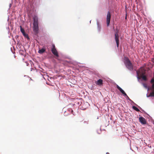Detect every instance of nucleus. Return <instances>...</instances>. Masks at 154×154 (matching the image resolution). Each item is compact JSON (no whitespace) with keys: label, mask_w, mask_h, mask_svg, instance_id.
<instances>
[{"label":"nucleus","mask_w":154,"mask_h":154,"mask_svg":"<svg viewBox=\"0 0 154 154\" xmlns=\"http://www.w3.org/2000/svg\"><path fill=\"white\" fill-rule=\"evenodd\" d=\"M82 110H85V109H86V108H83V107H82Z\"/></svg>","instance_id":"72a5a7b5"},{"label":"nucleus","mask_w":154,"mask_h":154,"mask_svg":"<svg viewBox=\"0 0 154 154\" xmlns=\"http://www.w3.org/2000/svg\"><path fill=\"white\" fill-rule=\"evenodd\" d=\"M132 109L136 111L137 112H140V109L134 106H133L132 107Z\"/></svg>","instance_id":"f8f14e48"},{"label":"nucleus","mask_w":154,"mask_h":154,"mask_svg":"<svg viewBox=\"0 0 154 154\" xmlns=\"http://www.w3.org/2000/svg\"><path fill=\"white\" fill-rule=\"evenodd\" d=\"M151 97H154V94H151Z\"/></svg>","instance_id":"c9c22d12"},{"label":"nucleus","mask_w":154,"mask_h":154,"mask_svg":"<svg viewBox=\"0 0 154 154\" xmlns=\"http://www.w3.org/2000/svg\"><path fill=\"white\" fill-rule=\"evenodd\" d=\"M113 28H115V26H114V25H113V26H112V29H113Z\"/></svg>","instance_id":"58836bf2"},{"label":"nucleus","mask_w":154,"mask_h":154,"mask_svg":"<svg viewBox=\"0 0 154 154\" xmlns=\"http://www.w3.org/2000/svg\"><path fill=\"white\" fill-rule=\"evenodd\" d=\"M23 36L24 38H26L28 41H29L30 40V38L29 37L27 33H26V34Z\"/></svg>","instance_id":"4468645a"},{"label":"nucleus","mask_w":154,"mask_h":154,"mask_svg":"<svg viewBox=\"0 0 154 154\" xmlns=\"http://www.w3.org/2000/svg\"><path fill=\"white\" fill-rule=\"evenodd\" d=\"M111 14L109 11H108L106 16V19H111Z\"/></svg>","instance_id":"9b49d317"},{"label":"nucleus","mask_w":154,"mask_h":154,"mask_svg":"<svg viewBox=\"0 0 154 154\" xmlns=\"http://www.w3.org/2000/svg\"><path fill=\"white\" fill-rule=\"evenodd\" d=\"M111 19H106V22L107 24V27L109 26L110 24V22Z\"/></svg>","instance_id":"2eb2a0df"},{"label":"nucleus","mask_w":154,"mask_h":154,"mask_svg":"<svg viewBox=\"0 0 154 154\" xmlns=\"http://www.w3.org/2000/svg\"><path fill=\"white\" fill-rule=\"evenodd\" d=\"M51 51L52 53V54L56 57H59V54L57 51V50L56 48L55 49H53L51 48Z\"/></svg>","instance_id":"0eeeda50"},{"label":"nucleus","mask_w":154,"mask_h":154,"mask_svg":"<svg viewBox=\"0 0 154 154\" xmlns=\"http://www.w3.org/2000/svg\"><path fill=\"white\" fill-rule=\"evenodd\" d=\"M84 66H81L80 67H83Z\"/></svg>","instance_id":"c03bdc74"},{"label":"nucleus","mask_w":154,"mask_h":154,"mask_svg":"<svg viewBox=\"0 0 154 154\" xmlns=\"http://www.w3.org/2000/svg\"><path fill=\"white\" fill-rule=\"evenodd\" d=\"M126 17H127V16H126V17H125V18H126Z\"/></svg>","instance_id":"864d4df0"},{"label":"nucleus","mask_w":154,"mask_h":154,"mask_svg":"<svg viewBox=\"0 0 154 154\" xmlns=\"http://www.w3.org/2000/svg\"><path fill=\"white\" fill-rule=\"evenodd\" d=\"M116 28L115 29V28H113V30L115 32L116 31Z\"/></svg>","instance_id":"c85d7f7f"},{"label":"nucleus","mask_w":154,"mask_h":154,"mask_svg":"<svg viewBox=\"0 0 154 154\" xmlns=\"http://www.w3.org/2000/svg\"><path fill=\"white\" fill-rule=\"evenodd\" d=\"M116 42V46L118 48L119 45V39L115 40Z\"/></svg>","instance_id":"dca6fc26"},{"label":"nucleus","mask_w":154,"mask_h":154,"mask_svg":"<svg viewBox=\"0 0 154 154\" xmlns=\"http://www.w3.org/2000/svg\"><path fill=\"white\" fill-rule=\"evenodd\" d=\"M115 85H116V88H117L118 89V90L120 91V92L122 93L123 94V96L125 97L126 99L130 101L131 103H133L135 105H137V104L134 103V101H133L132 100L130 99L128 96L127 95L125 91L120 86H119L118 85L116 84L115 83H114V84Z\"/></svg>","instance_id":"7ed1b4c3"},{"label":"nucleus","mask_w":154,"mask_h":154,"mask_svg":"<svg viewBox=\"0 0 154 154\" xmlns=\"http://www.w3.org/2000/svg\"><path fill=\"white\" fill-rule=\"evenodd\" d=\"M51 48H53V49L56 48L55 45L54 44H52V47H51Z\"/></svg>","instance_id":"412c9836"},{"label":"nucleus","mask_w":154,"mask_h":154,"mask_svg":"<svg viewBox=\"0 0 154 154\" xmlns=\"http://www.w3.org/2000/svg\"><path fill=\"white\" fill-rule=\"evenodd\" d=\"M33 20L32 29L35 35L34 36V38L35 40H36L38 38V34L39 32V27L38 26L39 22L37 16L34 15L33 17Z\"/></svg>","instance_id":"f257e3e1"},{"label":"nucleus","mask_w":154,"mask_h":154,"mask_svg":"<svg viewBox=\"0 0 154 154\" xmlns=\"http://www.w3.org/2000/svg\"><path fill=\"white\" fill-rule=\"evenodd\" d=\"M11 6H12V4H10L9 5V8H10L11 7Z\"/></svg>","instance_id":"f704fd0d"},{"label":"nucleus","mask_w":154,"mask_h":154,"mask_svg":"<svg viewBox=\"0 0 154 154\" xmlns=\"http://www.w3.org/2000/svg\"><path fill=\"white\" fill-rule=\"evenodd\" d=\"M46 52V48L45 46H44L42 48L39 49L38 51V52L40 54H42L43 53Z\"/></svg>","instance_id":"6e6552de"},{"label":"nucleus","mask_w":154,"mask_h":154,"mask_svg":"<svg viewBox=\"0 0 154 154\" xmlns=\"http://www.w3.org/2000/svg\"><path fill=\"white\" fill-rule=\"evenodd\" d=\"M70 110H71V112H70V113H72L73 115H75V114H74V112H73V110L72 109H70Z\"/></svg>","instance_id":"aec40b11"},{"label":"nucleus","mask_w":154,"mask_h":154,"mask_svg":"<svg viewBox=\"0 0 154 154\" xmlns=\"http://www.w3.org/2000/svg\"><path fill=\"white\" fill-rule=\"evenodd\" d=\"M141 83L145 88L146 89H147L148 90H149V88L148 86L146 84L143 82H142Z\"/></svg>","instance_id":"ddd939ff"},{"label":"nucleus","mask_w":154,"mask_h":154,"mask_svg":"<svg viewBox=\"0 0 154 154\" xmlns=\"http://www.w3.org/2000/svg\"><path fill=\"white\" fill-rule=\"evenodd\" d=\"M93 86H90V88H89L91 90H93Z\"/></svg>","instance_id":"a878e982"},{"label":"nucleus","mask_w":154,"mask_h":154,"mask_svg":"<svg viewBox=\"0 0 154 154\" xmlns=\"http://www.w3.org/2000/svg\"><path fill=\"white\" fill-rule=\"evenodd\" d=\"M101 128H100V130H97V134H100L101 133Z\"/></svg>","instance_id":"6ab92c4d"},{"label":"nucleus","mask_w":154,"mask_h":154,"mask_svg":"<svg viewBox=\"0 0 154 154\" xmlns=\"http://www.w3.org/2000/svg\"><path fill=\"white\" fill-rule=\"evenodd\" d=\"M146 97H151V94L149 95H148L147 94H146Z\"/></svg>","instance_id":"393cba45"},{"label":"nucleus","mask_w":154,"mask_h":154,"mask_svg":"<svg viewBox=\"0 0 154 154\" xmlns=\"http://www.w3.org/2000/svg\"><path fill=\"white\" fill-rule=\"evenodd\" d=\"M84 123L85 124H88V121H85L84 122Z\"/></svg>","instance_id":"b1692460"},{"label":"nucleus","mask_w":154,"mask_h":154,"mask_svg":"<svg viewBox=\"0 0 154 154\" xmlns=\"http://www.w3.org/2000/svg\"><path fill=\"white\" fill-rule=\"evenodd\" d=\"M77 104H78V105H79L80 104V103L79 102H78L77 103Z\"/></svg>","instance_id":"4c0bfd02"},{"label":"nucleus","mask_w":154,"mask_h":154,"mask_svg":"<svg viewBox=\"0 0 154 154\" xmlns=\"http://www.w3.org/2000/svg\"><path fill=\"white\" fill-rule=\"evenodd\" d=\"M151 121L152 124L154 125V120L152 119Z\"/></svg>","instance_id":"cd10ccee"},{"label":"nucleus","mask_w":154,"mask_h":154,"mask_svg":"<svg viewBox=\"0 0 154 154\" xmlns=\"http://www.w3.org/2000/svg\"><path fill=\"white\" fill-rule=\"evenodd\" d=\"M139 122L142 125H144L146 124V119L143 117L141 116L140 115H139Z\"/></svg>","instance_id":"20e7f679"},{"label":"nucleus","mask_w":154,"mask_h":154,"mask_svg":"<svg viewBox=\"0 0 154 154\" xmlns=\"http://www.w3.org/2000/svg\"><path fill=\"white\" fill-rule=\"evenodd\" d=\"M142 79L144 81H146V77L145 76H143L142 77Z\"/></svg>","instance_id":"4be33fe9"},{"label":"nucleus","mask_w":154,"mask_h":154,"mask_svg":"<svg viewBox=\"0 0 154 154\" xmlns=\"http://www.w3.org/2000/svg\"><path fill=\"white\" fill-rule=\"evenodd\" d=\"M57 71H56V73H57Z\"/></svg>","instance_id":"09e8293b"},{"label":"nucleus","mask_w":154,"mask_h":154,"mask_svg":"<svg viewBox=\"0 0 154 154\" xmlns=\"http://www.w3.org/2000/svg\"><path fill=\"white\" fill-rule=\"evenodd\" d=\"M31 71H32V68H31Z\"/></svg>","instance_id":"3c124183"},{"label":"nucleus","mask_w":154,"mask_h":154,"mask_svg":"<svg viewBox=\"0 0 154 154\" xmlns=\"http://www.w3.org/2000/svg\"><path fill=\"white\" fill-rule=\"evenodd\" d=\"M16 37H17V38H18L19 36H18V35H16Z\"/></svg>","instance_id":"ea45409f"},{"label":"nucleus","mask_w":154,"mask_h":154,"mask_svg":"<svg viewBox=\"0 0 154 154\" xmlns=\"http://www.w3.org/2000/svg\"><path fill=\"white\" fill-rule=\"evenodd\" d=\"M106 154H109V152H106Z\"/></svg>","instance_id":"a19ab883"},{"label":"nucleus","mask_w":154,"mask_h":154,"mask_svg":"<svg viewBox=\"0 0 154 154\" xmlns=\"http://www.w3.org/2000/svg\"><path fill=\"white\" fill-rule=\"evenodd\" d=\"M119 30L118 28L116 27V30L114 32V37L115 40L119 39Z\"/></svg>","instance_id":"39448f33"},{"label":"nucleus","mask_w":154,"mask_h":154,"mask_svg":"<svg viewBox=\"0 0 154 154\" xmlns=\"http://www.w3.org/2000/svg\"><path fill=\"white\" fill-rule=\"evenodd\" d=\"M70 108L69 109H68V110H67V111H68L69 112V114H70V112H71V110H70Z\"/></svg>","instance_id":"2f4dec72"},{"label":"nucleus","mask_w":154,"mask_h":154,"mask_svg":"<svg viewBox=\"0 0 154 154\" xmlns=\"http://www.w3.org/2000/svg\"><path fill=\"white\" fill-rule=\"evenodd\" d=\"M149 147L151 148V146H149Z\"/></svg>","instance_id":"603ef678"},{"label":"nucleus","mask_w":154,"mask_h":154,"mask_svg":"<svg viewBox=\"0 0 154 154\" xmlns=\"http://www.w3.org/2000/svg\"><path fill=\"white\" fill-rule=\"evenodd\" d=\"M137 80H138V81H139V80H140V78H139V77H138V74H137Z\"/></svg>","instance_id":"bb28decb"},{"label":"nucleus","mask_w":154,"mask_h":154,"mask_svg":"<svg viewBox=\"0 0 154 154\" xmlns=\"http://www.w3.org/2000/svg\"><path fill=\"white\" fill-rule=\"evenodd\" d=\"M123 61L127 68L130 71H132L133 70L134 68L133 65L128 57H125L124 58Z\"/></svg>","instance_id":"f03ea898"},{"label":"nucleus","mask_w":154,"mask_h":154,"mask_svg":"<svg viewBox=\"0 0 154 154\" xmlns=\"http://www.w3.org/2000/svg\"><path fill=\"white\" fill-rule=\"evenodd\" d=\"M11 52H12L13 54H14V52H13V51H12V48H11Z\"/></svg>","instance_id":"e433bc0d"},{"label":"nucleus","mask_w":154,"mask_h":154,"mask_svg":"<svg viewBox=\"0 0 154 154\" xmlns=\"http://www.w3.org/2000/svg\"><path fill=\"white\" fill-rule=\"evenodd\" d=\"M91 20L90 21V23H91Z\"/></svg>","instance_id":"de8ad7c7"},{"label":"nucleus","mask_w":154,"mask_h":154,"mask_svg":"<svg viewBox=\"0 0 154 154\" xmlns=\"http://www.w3.org/2000/svg\"><path fill=\"white\" fill-rule=\"evenodd\" d=\"M96 20L97 22V29L98 32L100 33V32L101 28V25L98 19L97 18L96 19Z\"/></svg>","instance_id":"423d86ee"},{"label":"nucleus","mask_w":154,"mask_h":154,"mask_svg":"<svg viewBox=\"0 0 154 154\" xmlns=\"http://www.w3.org/2000/svg\"><path fill=\"white\" fill-rule=\"evenodd\" d=\"M151 82H154V79H152L151 80Z\"/></svg>","instance_id":"473e14b6"},{"label":"nucleus","mask_w":154,"mask_h":154,"mask_svg":"<svg viewBox=\"0 0 154 154\" xmlns=\"http://www.w3.org/2000/svg\"><path fill=\"white\" fill-rule=\"evenodd\" d=\"M20 29L21 33L25 31L24 29L21 26H20Z\"/></svg>","instance_id":"f3484780"},{"label":"nucleus","mask_w":154,"mask_h":154,"mask_svg":"<svg viewBox=\"0 0 154 154\" xmlns=\"http://www.w3.org/2000/svg\"><path fill=\"white\" fill-rule=\"evenodd\" d=\"M30 79H31V80H32V79L31 78H30Z\"/></svg>","instance_id":"8fccbe9b"},{"label":"nucleus","mask_w":154,"mask_h":154,"mask_svg":"<svg viewBox=\"0 0 154 154\" xmlns=\"http://www.w3.org/2000/svg\"><path fill=\"white\" fill-rule=\"evenodd\" d=\"M65 62L67 63H69L70 62V61H68L67 60H65Z\"/></svg>","instance_id":"7c9ffc66"},{"label":"nucleus","mask_w":154,"mask_h":154,"mask_svg":"<svg viewBox=\"0 0 154 154\" xmlns=\"http://www.w3.org/2000/svg\"><path fill=\"white\" fill-rule=\"evenodd\" d=\"M75 105V104L72 103L69 104L68 106L69 107H72L73 106H74Z\"/></svg>","instance_id":"a211bd4d"},{"label":"nucleus","mask_w":154,"mask_h":154,"mask_svg":"<svg viewBox=\"0 0 154 154\" xmlns=\"http://www.w3.org/2000/svg\"><path fill=\"white\" fill-rule=\"evenodd\" d=\"M99 119V117L98 116L97 118V119Z\"/></svg>","instance_id":"37998d69"},{"label":"nucleus","mask_w":154,"mask_h":154,"mask_svg":"<svg viewBox=\"0 0 154 154\" xmlns=\"http://www.w3.org/2000/svg\"><path fill=\"white\" fill-rule=\"evenodd\" d=\"M28 64H29V63H28L27 64H26L27 66H28Z\"/></svg>","instance_id":"a18cd8bd"},{"label":"nucleus","mask_w":154,"mask_h":154,"mask_svg":"<svg viewBox=\"0 0 154 154\" xmlns=\"http://www.w3.org/2000/svg\"><path fill=\"white\" fill-rule=\"evenodd\" d=\"M8 29L9 31V27H8Z\"/></svg>","instance_id":"79ce46f5"},{"label":"nucleus","mask_w":154,"mask_h":154,"mask_svg":"<svg viewBox=\"0 0 154 154\" xmlns=\"http://www.w3.org/2000/svg\"><path fill=\"white\" fill-rule=\"evenodd\" d=\"M23 36L25 35L26 33L25 32V31L23 32L22 33Z\"/></svg>","instance_id":"c756f323"},{"label":"nucleus","mask_w":154,"mask_h":154,"mask_svg":"<svg viewBox=\"0 0 154 154\" xmlns=\"http://www.w3.org/2000/svg\"><path fill=\"white\" fill-rule=\"evenodd\" d=\"M103 80L101 79H99L95 82L97 85H102L103 83Z\"/></svg>","instance_id":"1a4fd4ad"},{"label":"nucleus","mask_w":154,"mask_h":154,"mask_svg":"<svg viewBox=\"0 0 154 154\" xmlns=\"http://www.w3.org/2000/svg\"><path fill=\"white\" fill-rule=\"evenodd\" d=\"M69 114V113H68V114H67V113H66V111L65 112L64 114L65 116H67Z\"/></svg>","instance_id":"5701e85b"},{"label":"nucleus","mask_w":154,"mask_h":154,"mask_svg":"<svg viewBox=\"0 0 154 154\" xmlns=\"http://www.w3.org/2000/svg\"><path fill=\"white\" fill-rule=\"evenodd\" d=\"M144 113L146 114L147 115L149 116L150 117H151V119H152V118L149 116V115L144 110H143L141 107H140L139 106H138L137 104V105H136Z\"/></svg>","instance_id":"9d476101"},{"label":"nucleus","mask_w":154,"mask_h":154,"mask_svg":"<svg viewBox=\"0 0 154 154\" xmlns=\"http://www.w3.org/2000/svg\"><path fill=\"white\" fill-rule=\"evenodd\" d=\"M110 119L111 120H112V118L110 117Z\"/></svg>","instance_id":"49530a36"}]
</instances>
